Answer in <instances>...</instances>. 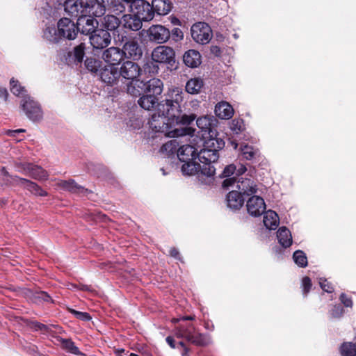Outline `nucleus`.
<instances>
[{
	"mask_svg": "<svg viewBox=\"0 0 356 356\" xmlns=\"http://www.w3.org/2000/svg\"><path fill=\"white\" fill-rule=\"evenodd\" d=\"M20 107L30 120L37 122L42 118L43 113L40 104L30 96L22 99Z\"/></svg>",
	"mask_w": 356,
	"mask_h": 356,
	"instance_id": "423d86ee",
	"label": "nucleus"
},
{
	"mask_svg": "<svg viewBox=\"0 0 356 356\" xmlns=\"http://www.w3.org/2000/svg\"><path fill=\"white\" fill-rule=\"evenodd\" d=\"M340 300L346 307H351L353 302L350 298H348L344 293H342L340 296Z\"/></svg>",
	"mask_w": 356,
	"mask_h": 356,
	"instance_id": "13d9d810",
	"label": "nucleus"
},
{
	"mask_svg": "<svg viewBox=\"0 0 356 356\" xmlns=\"http://www.w3.org/2000/svg\"><path fill=\"white\" fill-rule=\"evenodd\" d=\"M10 90L11 92L16 96H20L22 97V99L24 98V97L28 96L26 92V90L24 89V88L22 87L17 81L14 80L12 79L10 80Z\"/></svg>",
	"mask_w": 356,
	"mask_h": 356,
	"instance_id": "79ce46f5",
	"label": "nucleus"
},
{
	"mask_svg": "<svg viewBox=\"0 0 356 356\" xmlns=\"http://www.w3.org/2000/svg\"><path fill=\"white\" fill-rule=\"evenodd\" d=\"M129 11L144 22L151 21L154 12L150 3L145 0H124Z\"/></svg>",
	"mask_w": 356,
	"mask_h": 356,
	"instance_id": "20e7f679",
	"label": "nucleus"
},
{
	"mask_svg": "<svg viewBox=\"0 0 356 356\" xmlns=\"http://www.w3.org/2000/svg\"><path fill=\"white\" fill-rule=\"evenodd\" d=\"M63 6L65 11L72 17H79L85 16L86 1L65 0Z\"/></svg>",
	"mask_w": 356,
	"mask_h": 356,
	"instance_id": "f8f14e48",
	"label": "nucleus"
},
{
	"mask_svg": "<svg viewBox=\"0 0 356 356\" xmlns=\"http://www.w3.org/2000/svg\"><path fill=\"white\" fill-rule=\"evenodd\" d=\"M200 169L199 170L198 177L206 176L211 177L214 175L216 169L211 163H201Z\"/></svg>",
	"mask_w": 356,
	"mask_h": 356,
	"instance_id": "ea45409f",
	"label": "nucleus"
},
{
	"mask_svg": "<svg viewBox=\"0 0 356 356\" xmlns=\"http://www.w3.org/2000/svg\"><path fill=\"white\" fill-rule=\"evenodd\" d=\"M165 99L160 101V108L175 113L176 115L182 116V108L186 94L181 88L177 86L169 87L164 94ZM184 114H183L184 115Z\"/></svg>",
	"mask_w": 356,
	"mask_h": 356,
	"instance_id": "7ed1b4c3",
	"label": "nucleus"
},
{
	"mask_svg": "<svg viewBox=\"0 0 356 356\" xmlns=\"http://www.w3.org/2000/svg\"><path fill=\"white\" fill-rule=\"evenodd\" d=\"M190 342L197 346H204L208 341L204 335L197 333L195 330L193 334V338Z\"/></svg>",
	"mask_w": 356,
	"mask_h": 356,
	"instance_id": "49530a36",
	"label": "nucleus"
},
{
	"mask_svg": "<svg viewBox=\"0 0 356 356\" xmlns=\"http://www.w3.org/2000/svg\"><path fill=\"white\" fill-rule=\"evenodd\" d=\"M138 104L145 110H155V111H156L159 108L160 102L159 101V97L155 95L145 93L139 97Z\"/></svg>",
	"mask_w": 356,
	"mask_h": 356,
	"instance_id": "a211bd4d",
	"label": "nucleus"
},
{
	"mask_svg": "<svg viewBox=\"0 0 356 356\" xmlns=\"http://www.w3.org/2000/svg\"><path fill=\"white\" fill-rule=\"evenodd\" d=\"M343 356H356V345L352 343H344L341 347Z\"/></svg>",
	"mask_w": 356,
	"mask_h": 356,
	"instance_id": "37998d69",
	"label": "nucleus"
},
{
	"mask_svg": "<svg viewBox=\"0 0 356 356\" xmlns=\"http://www.w3.org/2000/svg\"><path fill=\"white\" fill-rule=\"evenodd\" d=\"M124 58L138 59L143 55V50L136 38H131L128 40L123 45L122 49Z\"/></svg>",
	"mask_w": 356,
	"mask_h": 356,
	"instance_id": "ddd939ff",
	"label": "nucleus"
},
{
	"mask_svg": "<svg viewBox=\"0 0 356 356\" xmlns=\"http://www.w3.org/2000/svg\"><path fill=\"white\" fill-rule=\"evenodd\" d=\"M246 209L250 216L258 217L265 212L266 207L262 197L253 195L247 200Z\"/></svg>",
	"mask_w": 356,
	"mask_h": 356,
	"instance_id": "9d476101",
	"label": "nucleus"
},
{
	"mask_svg": "<svg viewBox=\"0 0 356 356\" xmlns=\"http://www.w3.org/2000/svg\"><path fill=\"white\" fill-rule=\"evenodd\" d=\"M236 166L233 164L227 165L223 172L222 175L224 177H227L222 182L223 188H229V186H233L236 182V177H229L230 176L235 174Z\"/></svg>",
	"mask_w": 356,
	"mask_h": 356,
	"instance_id": "2f4dec72",
	"label": "nucleus"
},
{
	"mask_svg": "<svg viewBox=\"0 0 356 356\" xmlns=\"http://www.w3.org/2000/svg\"><path fill=\"white\" fill-rule=\"evenodd\" d=\"M60 341L63 348L67 352L77 355H81V352L79 351L78 347H76L74 343L70 339H61Z\"/></svg>",
	"mask_w": 356,
	"mask_h": 356,
	"instance_id": "a19ab883",
	"label": "nucleus"
},
{
	"mask_svg": "<svg viewBox=\"0 0 356 356\" xmlns=\"http://www.w3.org/2000/svg\"><path fill=\"white\" fill-rule=\"evenodd\" d=\"M246 171V168L243 165H241L238 168H236L235 175L236 176L242 175Z\"/></svg>",
	"mask_w": 356,
	"mask_h": 356,
	"instance_id": "bf43d9fd",
	"label": "nucleus"
},
{
	"mask_svg": "<svg viewBox=\"0 0 356 356\" xmlns=\"http://www.w3.org/2000/svg\"><path fill=\"white\" fill-rule=\"evenodd\" d=\"M85 47L81 44L76 47L74 50V57L78 62H81L85 55Z\"/></svg>",
	"mask_w": 356,
	"mask_h": 356,
	"instance_id": "8fccbe9b",
	"label": "nucleus"
},
{
	"mask_svg": "<svg viewBox=\"0 0 356 356\" xmlns=\"http://www.w3.org/2000/svg\"><path fill=\"white\" fill-rule=\"evenodd\" d=\"M34 328L38 330H45L47 329V327L45 325L40 323H34Z\"/></svg>",
	"mask_w": 356,
	"mask_h": 356,
	"instance_id": "e2e57ef3",
	"label": "nucleus"
},
{
	"mask_svg": "<svg viewBox=\"0 0 356 356\" xmlns=\"http://www.w3.org/2000/svg\"><path fill=\"white\" fill-rule=\"evenodd\" d=\"M175 58V51L168 46H159L152 52V59L159 63H170Z\"/></svg>",
	"mask_w": 356,
	"mask_h": 356,
	"instance_id": "1a4fd4ad",
	"label": "nucleus"
},
{
	"mask_svg": "<svg viewBox=\"0 0 356 356\" xmlns=\"http://www.w3.org/2000/svg\"><path fill=\"white\" fill-rule=\"evenodd\" d=\"M195 330V327L192 325H190L188 327L180 326L175 329V335L178 338H184L190 342L193 338V334Z\"/></svg>",
	"mask_w": 356,
	"mask_h": 356,
	"instance_id": "4c0bfd02",
	"label": "nucleus"
},
{
	"mask_svg": "<svg viewBox=\"0 0 356 356\" xmlns=\"http://www.w3.org/2000/svg\"><path fill=\"white\" fill-rule=\"evenodd\" d=\"M141 68L138 63L131 60L124 61L120 67H112L106 69L103 73L102 81L108 86L118 84L120 77L126 80H133L138 78Z\"/></svg>",
	"mask_w": 356,
	"mask_h": 356,
	"instance_id": "f03ea898",
	"label": "nucleus"
},
{
	"mask_svg": "<svg viewBox=\"0 0 356 356\" xmlns=\"http://www.w3.org/2000/svg\"><path fill=\"white\" fill-rule=\"evenodd\" d=\"M147 33L149 40L157 43L165 42L170 35V31L162 25H152Z\"/></svg>",
	"mask_w": 356,
	"mask_h": 356,
	"instance_id": "4468645a",
	"label": "nucleus"
},
{
	"mask_svg": "<svg viewBox=\"0 0 356 356\" xmlns=\"http://www.w3.org/2000/svg\"><path fill=\"white\" fill-rule=\"evenodd\" d=\"M191 36L193 39L200 44H207L211 39V29L204 22H198L191 27Z\"/></svg>",
	"mask_w": 356,
	"mask_h": 356,
	"instance_id": "0eeeda50",
	"label": "nucleus"
},
{
	"mask_svg": "<svg viewBox=\"0 0 356 356\" xmlns=\"http://www.w3.org/2000/svg\"><path fill=\"white\" fill-rule=\"evenodd\" d=\"M26 170H27L29 175L35 179H45L48 177L47 172L44 170L41 167L38 165L28 164Z\"/></svg>",
	"mask_w": 356,
	"mask_h": 356,
	"instance_id": "f704fd0d",
	"label": "nucleus"
},
{
	"mask_svg": "<svg viewBox=\"0 0 356 356\" xmlns=\"http://www.w3.org/2000/svg\"><path fill=\"white\" fill-rule=\"evenodd\" d=\"M216 119L212 116L204 115L197 119V126L204 132H207L211 138L208 141V143H211L212 145L215 143H218V141L214 138L216 136V131L213 130V125L216 122Z\"/></svg>",
	"mask_w": 356,
	"mask_h": 356,
	"instance_id": "9b49d317",
	"label": "nucleus"
},
{
	"mask_svg": "<svg viewBox=\"0 0 356 356\" xmlns=\"http://www.w3.org/2000/svg\"><path fill=\"white\" fill-rule=\"evenodd\" d=\"M97 2V4H99L106 10L108 6L110 4L111 0H95Z\"/></svg>",
	"mask_w": 356,
	"mask_h": 356,
	"instance_id": "052dcab7",
	"label": "nucleus"
},
{
	"mask_svg": "<svg viewBox=\"0 0 356 356\" xmlns=\"http://www.w3.org/2000/svg\"><path fill=\"white\" fill-rule=\"evenodd\" d=\"M195 119V115H184L182 116L176 115L175 113L163 109V111L159 107L158 111L152 114L149 121V128L155 131L165 134L168 138H176L179 136L191 135L195 130L191 128H174L175 125L181 124L184 125L189 124Z\"/></svg>",
	"mask_w": 356,
	"mask_h": 356,
	"instance_id": "f257e3e1",
	"label": "nucleus"
},
{
	"mask_svg": "<svg viewBox=\"0 0 356 356\" xmlns=\"http://www.w3.org/2000/svg\"><path fill=\"white\" fill-rule=\"evenodd\" d=\"M183 60L187 66L197 67L201 63V56L197 51L191 49L184 54Z\"/></svg>",
	"mask_w": 356,
	"mask_h": 356,
	"instance_id": "cd10ccee",
	"label": "nucleus"
},
{
	"mask_svg": "<svg viewBox=\"0 0 356 356\" xmlns=\"http://www.w3.org/2000/svg\"><path fill=\"white\" fill-rule=\"evenodd\" d=\"M302 285L303 288V292L307 293L311 289L312 282L308 277H305L302 280Z\"/></svg>",
	"mask_w": 356,
	"mask_h": 356,
	"instance_id": "6e6d98bb",
	"label": "nucleus"
},
{
	"mask_svg": "<svg viewBox=\"0 0 356 356\" xmlns=\"http://www.w3.org/2000/svg\"><path fill=\"white\" fill-rule=\"evenodd\" d=\"M279 243L284 248L289 247L292 243L291 232L285 227H280L277 233Z\"/></svg>",
	"mask_w": 356,
	"mask_h": 356,
	"instance_id": "473e14b6",
	"label": "nucleus"
},
{
	"mask_svg": "<svg viewBox=\"0 0 356 356\" xmlns=\"http://www.w3.org/2000/svg\"><path fill=\"white\" fill-rule=\"evenodd\" d=\"M152 9L160 15H167L172 9V3L169 0H153Z\"/></svg>",
	"mask_w": 356,
	"mask_h": 356,
	"instance_id": "c756f323",
	"label": "nucleus"
},
{
	"mask_svg": "<svg viewBox=\"0 0 356 356\" xmlns=\"http://www.w3.org/2000/svg\"><path fill=\"white\" fill-rule=\"evenodd\" d=\"M102 58L107 64V65L102 67L99 71V76L102 81L104 71L112 67H118V66L124 60V54L120 48L111 47L103 51Z\"/></svg>",
	"mask_w": 356,
	"mask_h": 356,
	"instance_id": "39448f33",
	"label": "nucleus"
},
{
	"mask_svg": "<svg viewBox=\"0 0 356 356\" xmlns=\"http://www.w3.org/2000/svg\"><path fill=\"white\" fill-rule=\"evenodd\" d=\"M143 20L134 15L125 14L122 17V24L125 29L131 31H136L142 28Z\"/></svg>",
	"mask_w": 356,
	"mask_h": 356,
	"instance_id": "4be33fe9",
	"label": "nucleus"
},
{
	"mask_svg": "<svg viewBox=\"0 0 356 356\" xmlns=\"http://www.w3.org/2000/svg\"><path fill=\"white\" fill-rule=\"evenodd\" d=\"M44 38L50 42H56L60 36L58 31L54 26H48L44 31Z\"/></svg>",
	"mask_w": 356,
	"mask_h": 356,
	"instance_id": "58836bf2",
	"label": "nucleus"
},
{
	"mask_svg": "<svg viewBox=\"0 0 356 356\" xmlns=\"http://www.w3.org/2000/svg\"><path fill=\"white\" fill-rule=\"evenodd\" d=\"M166 342L169 344V346L172 348H175V340L173 339L172 337H168L166 338Z\"/></svg>",
	"mask_w": 356,
	"mask_h": 356,
	"instance_id": "69168bd1",
	"label": "nucleus"
},
{
	"mask_svg": "<svg viewBox=\"0 0 356 356\" xmlns=\"http://www.w3.org/2000/svg\"><path fill=\"white\" fill-rule=\"evenodd\" d=\"M90 40L94 48L103 49L111 43V35L106 30H97L91 35Z\"/></svg>",
	"mask_w": 356,
	"mask_h": 356,
	"instance_id": "2eb2a0df",
	"label": "nucleus"
},
{
	"mask_svg": "<svg viewBox=\"0 0 356 356\" xmlns=\"http://www.w3.org/2000/svg\"><path fill=\"white\" fill-rule=\"evenodd\" d=\"M244 200L241 193L237 191H232L227 195V207L232 209H239L242 207Z\"/></svg>",
	"mask_w": 356,
	"mask_h": 356,
	"instance_id": "a878e982",
	"label": "nucleus"
},
{
	"mask_svg": "<svg viewBox=\"0 0 356 356\" xmlns=\"http://www.w3.org/2000/svg\"><path fill=\"white\" fill-rule=\"evenodd\" d=\"M295 263L300 267H305L307 265V259L305 254L301 250H297L293 255Z\"/></svg>",
	"mask_w": 356,
	"mask_h": 356,
	"instance_id": "c03bdc74",
	"label": "nucleus"
},
{
	"mask_svg": "<svg viewBox=\"0 0 356 356\" xmlns=\"http://www.w3.org/2000/svg\"><path fill=\"white\" fill-rule=\"evenodd\" d=\"M115 353L118 356H124V355L125 354V350L123 348L115 349Z\"/></svg>",
	"mask_w": 356,
	"mask_h": 356,
	"instance_id": "774afa93",
	"label": "nucleus"
},
{
	"mask_svg": "<svg viewBox=\"0 0 356 356\" xmlns=\"http://www.w3.org/2000/svg\"><path fill=\"white\" fill-rule=\"evenodd\" d=\"M177 142L175 140H170L164 145L161 148V152L166 154L173 153L176 151L177 147Z\"/></svg>",
	"mask_w": 356,
	"mask_h": 356,
	"instance_id": "de8ad7c7",
	"label": "nucleus"
},
{
	"mask_svg": "<svg viewBox=\"0 0 356 356\" xmlns=\"http://www.w3.org/2000/svg\"><path fill=\"white\" fill-rule=\"evenodd\" d=\"M101 24L108 31H114L120 26V21L113 15H107L103 17Z\"/></svg>",
	"mask_w": 356,
	"mask_h": 356,
	"instance_id": "72a5a7b5",
	"label": "nucleus"
},
{
	"mask_svg": "<svg viewBox=\"0 0 356 356\" xmlns=\"http://www.w3.org/2000/svg\"><path fill=\"white\" fill-rule=\"evenodd\" d=\"M127 7V2L124 0H113L111 1L112 10L116 14L125 12Z\"/></svg>",
	"mask_w": 356,
	"mask_h": 356,
	"instance_id": "a18cd8bd",
	"label": "nucleus"
},
{
	"mask_svg": "<svg viewBox=\"0 0 356 356\" xmlns=\"http://www.w3.org/2000/svg\"><path fill=\"white\" fill-rule=\"evenodd\" d=\"M184 163L181 166V171L184 175H193L199 173L200 169V163L195 160L184 161Z\"/></svg>",
	"mask_w": 356,
	"mask_h": 356,
	"instance_id": "e433bc0d",
	"label": "nucleus"
},
{
	"mask_svg": "<svg viewBox=\"0 0 356 356\" xmlns=\"http://www.w3.org/2000/svg\"><path fill=\"white\" fill-rule=\"evenodd\" d=\"M237 188L240 191L241 193L246 195H250L257 192V187L254 181L251 179L241 178L236 180Z\"/></svg>",
	"mask_w": 356,
	"mask_h": 356,
	"instance_id": "aec40b11",
	"label": "nucleus"
},
{
	"mask_svg": "<svg viewBox=\"0 0 356 356\" xmlns=\"http://www.w3.org/2000/svg\"><path fill=\"white\" fill-rule=\"evenodd\" d=\"M263 221L267 229L274 230L277 227L280 220L276 212L268 210L265 212Z\"/></svg>",
	"mask_w": 356,
	"mask_h": 356,
	"instance_id": "7c9ffc66",
	"label": "nucleus"
},
{
	"mask_svg": "<svg viewBox=\"0 0 356 356\" xmlns=\"http://www.w3.org/2000/svg\"><path fill=\"white\" fill-rule=\"evenodd\" d=\"M106 10L99 4H97L95 0L86 1V6L85 7V15L99 17L104 15Z\"/></svg>",
	"mask_w": 356,
	"mask_h": 356,
	"instance_id": "393cba45",
	"label": "nucleus"
},
{
	"mask_svg": "<svg viewBox=\"0 0 356 356\" xmlns=\"http://www.w3.org/2000/svg\"><path fill=\"white\" fill-rule=\"evenodd\" d=\"M203 86V81L200 78H193L188 80L186 84V90L188 93L194 95L200 92Z\"/></svg>",
	"mask_w": 356,
	"mask_h": 356,
	"instance_id": "c9c22d12",
	"label": "nucleus"
},
{
	"mask_svg": "<svg viewBox=\"0 0 356 356\" xmlns=\"http://www.w3.org/2000/svg\"><path fill=\"white\" fill-rule=\"evenodd\" d=\"M320 285L322 289L327 293H331L333 291L332 285L325 280H321Z\"/></svg>",
	"mask_w": 356,
	"mask_h": 356,
	"instance_id": "4d7b16f0",
	"label": "nucleus"
},
{
	"mask_svg": "<svg viewBox=\"0 0 356 356\" xmlns=\"http://www.w3.org/2000/svg\"><path fill=\"white\" fill-rule=\"evenodd\" d=\"M17 183L27 188L32 194L39 196H47V193L35 183L23 178H17Z\"/></svg>",
	"mask_w": 356,
	"mask_h": 356,
	"instance_id": "c85d7f7f",
	"label": "nucleus"
},
{
	"mask_svg": "<svg viewBox=\"0 0 356 356\" xmlns=\"http://www.w3.org/2000/svg\"><path fill=\"white\" fill-rule=\"evenodd\" d=\"M58 31L60 38L74 40L78 33V27L71 19L62 18L58 22Z\"/></svg>",
	"mask_w": 356,
	"mask_h": 356,
	"instance_id": "6e6552de",
	"label": "nucleus"
},
{
	"mask_svg": "<svg viewBox=\"0 0 356 356\" xmlns=\"http://www.w3.org/2000/svg\"><path fill=\"white\" fill-rule=\"evenodd\" d=\"M170 254L175 258H177L179 256V252L177 249L173 248L170 249Z\"/></svg>",
	"mask_w": 356,
	"mask_h": 356,
	"instance_id": "338daca9",
	"label": "nucleus"
},
{
	"mask_svg": "<svg viewBox=\"0 0 356 356\" xmlns=\"http://www.w3.org/2000/svg\"><path fill=\"white\" fill-rule=\"evenodd\" d=\"M98 26V22L90 15L79 17L77 21L78 31L86 35L93 34Z\"/></svg>",
	"mask_w": 356,
	"mask_h": 356,
	"instance_id": "dca6fc26",
	"label": "nucleus"
},
{
	"mask_svg": "<svg viewBox=\"0 0 356 356\" xmlns=\"http://www.w3.org/2000/svg\"><path fill=\"white\" fill-rule=\"evenodd\" d=\"M197 149L190 145L181 146L177 152V156L181 161L195 160L197 156Z\"/></svg>",
	"mask_w": 356,
	"mask_h": 356,
	"instance_id": "412c9836",
	"label": "nucleus"
},
{
	"mask_svg": "<svg viewBox=\"0 0 356 356\" xmlns=\"http://www.w3.org/2000/svg\"><path fill=\"white\" fill-rule=\"evenodd\" d=\"M215 113L220 119L227 120L234 115L232 106L227 102H220L215 106Z\"/></svg>",
	"mask_w": 356,
	"mask_h": 356,
	"instance_id": "5701e85b",
	"label": "nucleus"
},
{
	"mask_svg": "<svg viewBox=\"0 0 356 356\" xmlns=\"http://www.w3.org/2000/svg\"><path fill=\"white\" fill-rule=\"evenodd\" d=\"M207 146H212L211 143H207ZM213 149L204 148L197 151V159L200 163H211L216 162L218 157V150L215 147V144L213 145Z\"/></svg>",
	"mask_w": 356,
	"mask_h": 356,
	"instance_id": "f3484780",
	"label": "nucleus"
},
{
	"mask_svg": "<svg viewBox=\"0 0 356 356\" xmlns=\"http://www.w3.org/2000/svg\"><path fill=\"white\" fill-rule=\"evenodd\" d=\"M163 88L164 84L161 79L153 78L145 82L144 92L158 97L163 92Z\"/></svg>",
	"mask_w": 356,
	"mask_h": 356,
	"instance_id": "6ab92c4d",
	"label": "nucleus"
},
{
	"mask_svg": "<svg viewBox=\"0 0 356 356\" xmlns=\"http://www.w3.org/2000/svg\"><path fill=\"white\" fill-rule=\"evenodd\" d=\"M343 312V308L340 305H336L330 311V315L332 318H339L342 316Z\"/></svg>",
	"mask_w": 356,
	"mask_h": 356,
	"instance_id": "5fc2aeb1",
	"label": "nucleus"
},
{
	"mask_svg": "<svg viewBox=\"0 0 356 356\" xmlns=\"http://www.w3.org/2000/svg\"><path fill=\"white\" fill-rule=\"evenodd\" d=\"M39 298H42L44 301H49L50 300V297L44 291L39 293Z\"/></svg>",
	"mask_w": 356,
	"mask_h": 356,
	"instance_id": "0e129e2a",
	"label": "nucleus"
},
{
	"mask_svg": "<svg viewBox=\"0 0 356 356\" xmlns=\"http://www.w3.org/2000/svg\"><path fill=\"white\" fill-rule=\"evenodd\" d=\"M58 184L62 189L71 193L82 195H87L90 193L88 189L78 185L74 180L60 181Z\"/></svg>",
	"mask_w": 356,
	"mask_h": 356,
	"instance_id": "b1692460",
	"label": "nucleus"
},
{
	"mask_svg": "<svg viewBox=\"0 0 356 356\" xmlns=\"http://www.w3.org/2000/svg\"><path fill=\"white\" fill-rule=\"evenodd\" d=\"M144 88L145 81L136 78L130 80L127 84V92L133 97H138L141 95L143 91L144 92Z\"/></svg>",
	"mask_w": 356,
	"mask_h": 356,
	"instance_id": "bb28decb",
	"label": "nucleus"
},
{
	"mask_svg": "<svg viewBox=\"0 0 356 356\" xmlns=\"http://www.w3.org/2000/svg\"><path fill=\"white\" fill-rule=\"evenodd\" d=\"M8 96V92L7 90L4 88H0V97L2 98L4 101H6Z\"/></svg>",
	"mask_w": 356,
	"mask_h": 356,
	"instance_id": "680f3d73",
	"label": "nucleus"
},
{
	"mask_svg": "<svg viewBox=\"0 0 356 356\" xmlns=\"http://www.w3.org/2000/svg\"><path fill=\"white\" fill-rule=\"evenodd\" d=\"M86 65L87 69L91 72H97L100 67V63L95 59L90 58L86 60Z\"/></svg>",
	"mask_w": 356,
	"mask_h": 356,
	"instance_id": "864d4df0",
	"label": "nucleus"
},
{
	"mask_svg": "<svg viewBox=\"0 0 356 356\" xmlns=\"http://www.w3.org/2000/svg\"><path fill=\"white\" fill-rule=\"evenodd\" d=\"M69 311L71 314H74L78 319H80L81 321H89L92 318L88 313L78 312L73 309H69Z\"/></svg>",
	"mask_w": 356,
	"mask_h": 356,
	"instance_id": "603ef678",
	"label": "nucleus"
},
{
	"mask_svg": "<svg viewBox=\"0 0 356 356\" xmlns=\"http://www.w3.org/2000/svg\"><path fill=\"white\" fill-rule=\"evenodd\" d=\"M230 128L235 134H238L243 129V122L241 120H233L230 124Z\"/></svg>",
	"mask_w": 356,
	"mask_h": 356,
	"instance_id": "3c124183",
	"label": "nucleus"
},
{
	"mask_svg": "<svg viewBox=\"0 0 356 356\" xmlns=\"http://www.w3.org/2000/svg\"><path fill=\"white\" fill-rule=\"evenodd\" d=\"M241 152L243 156L248 160L252 159L254 156L257 153V150H254L252 147L248 145H244L241 148Z\"/></svg>",
	"mask_w": 356,
	"mask_h": 356,
	"instance_id": "09e8293b",
	"label": "nucleus"
}]
</instances>
